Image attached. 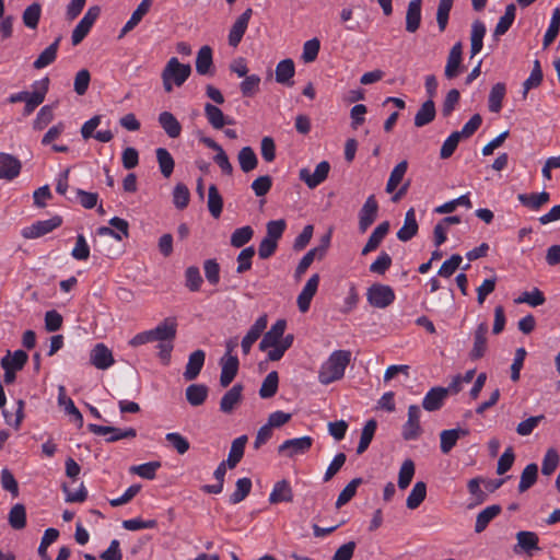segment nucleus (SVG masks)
<instances>
[{"label": "nucleus", "mask_w": 560, "mask_h": 560, "mask_svg": "<svg viewBox=\"0 0 560 560\" xmlns=\"http://www.w3.org/2000/svg\"><path fill=\"white\" fill-rule=\"evenodd\" d=\"M351 352L348 350H336L320 365L318 381L328 385L343 377L346 368L350 363Z\"/></svg>", "instance_id": "obj_1"}, {"label": "nucleus", "mask_w": 560, "mask_h": 560, "mask_svg": "<svg viewBox=\"0 0 560 560\" xmlns=\"http://www.w3.org/2000/svg\"><path fill=\"white\" fill-rule=\"evenodd\" d=\"M177 332L175 318L168 317L161 322L155 328L137 334L131 338L129 345L138 347L153 341L174 340Z\"/></svg>", "instance_id": "obj_2"}, {"label": "nucleus", "mask_w": 560, "mask_h": 560, "mask_svg": "<svg viewBox=\"0 0 560 560\" xmlns=\"http://www.w3.org/2000/svg\"><path fill=\"white\" fill-rule=\"evenodd\" d=\"M191 73L188 63H182L176 57H172L162 71V81L165 92L170 93L175 86H182Z\"/></svg>", "instance_id": "obj_3"}, {"label": "nucleus", "mask_w": 560, "mask_h": 560, "mask_svg": "<svg viewBox=\"0 0 560 560\" xmlns=\"http://www.w3.org/2000/svg\"><path fill=\"white\" fill-rule=\"evenodd\" d=\"M396 299L392 287L382 283H374L366 291V300L371 306L376 308H386L394 303Z\"/></svg>", "instance_id": "obj_4"}, {"label": "nucleus", "mask_w": 560, "mask_h": 560, "mask_svg": "<svg viewBox=\"0 0 560 560\" xmlns=\"http://www.w3.org/2000/svg\"><path fill=\"white\" fill-rule=\"evenodd\" d=\"M62 224V218L60 215H54L47 220H39L33 224L25 226L21 230V235L26 240H33L42 237Z\"/></svg>", "instance_id": "obj_5"}, {"label": "nucleus", "mask_w": 560, "mask_h": 560, "mask_svg": "<svg viewBox=\"0 0 560 560\" xmlns=\"http://www.w3.org/2000/svg\"><path fill=\"white\" fill-rule=\"evenodd\" d=\"M49 79L44 78L35 81L32 84V91L27 93L26 100L24 101L25 106L23 110L24 116L31 115L37 106H39L48 92Z\"/></svg>", "instance_id": "obj_6"}, {"label": "nucleus", "mask_w": 560, "mask_h": 560, "mask_svg": "<svg viewBox=\"0 0 560 560\" xmlns=\"http://www.w3.org/2000/svg\"><path fill=\"white\" fill-rule=\"evenodd\" d=\"M88 429L95 435L106 436L107 442H116L122 439H133L137 436V431L133 428L119 429L90 423Z\"/></svg>", "instance_id": "obj_7"}, {"label": "nucleus", "mask_w": 560, "mask_h": 560, "mask_svg": "<svg viewBox=\"0 0 560 560\" xmlns=\"http://www.w3.org/2000/svg\"><path fill=\"white\" fill-rule=\"evenodd\" d=\"M329 243L330 235L327 234L322 240V244L319 246L312 248L302 257L294 272L295 279L299 280L306 272L315 259H322L325 256Z\"/></svg>", "instance_id": "obj_8"}, {"label": "nucleus", "mask_w": 560, "mask_h": 560, "mask_svg": "<svg viewBox=\"0 0 560 560\" xmlns=\"http://www.w3.org/2000/svg\"><path fill=\"white\" fill-rule=\"evenodd\" d=\"M285 328L287 322L284 319H278L270 329L264 334L258 346L259 350L268 353L269 350L280 347Z\"/></svg>", "instance_id": "obj_9"}, {"label": "nucleus", "mask_w": 560, "mask_h": 560, "mask_svg": "<svg viewBox=\"0 0 560 560\" xmlns=\"http://www.w3.org/2000/svg\"><path fill=\"white\" fill-rule=\"evenodd\" d=\"M421 409L418 405H410L408 408V419L402 425L401 435L406 441L417 440L421 433L422 428L420 424Z\"/></svg>", "instance_id": "obj_10"}, {"label": "nucleus", "mask_w": 560, "mask_h": 560, "mask_svg": "<svg viewBox=\"0 0 560 560\" xmlns=\"http://www.w3.org/2000/svg\"><path fill=\"white\" fill-rule=\"evenodd\" d=\"M330 171V164L327 161H322L317 164L314 172L303 167L299 171V178L305 183V185L314 189L320 185L327 177Z\"/></svg>", "instance_id": "obj_11"}, {"label": "nucleus", "mask_w": 560, "mask_h": 560, "mask_svg": "<svg viewBox=\"0 0 560 560\" xmlns=\"http://www.w3.org/2000/svg\"><path fill=\"white\" fill-rule=\"evenodd\" d=\"M313 445V439L311 436H301L285 440L278 447L280 454H285L288 457H294L296 455H303L310 451Z\"/></svg>", "instance_id": "obj_12"}, {"label": "nucleus", "mask_w": 560, "mask_h": 560, "mask_svg": "<svg viewBox=\"0 0 560 560\" xmlns=\"http://www.w3.org/2000/svg\"><path fill=\"white\" fill-rule=\"evenodd\" d=\"M102 116L95 115L86 120L81 127V136L84 140L95 138L100 142H109L114 138V133L109 130H100L94 133L95 129L101 125Z\"/></svg>", "instance_id": "obj_13"}, {"label": "nucleus", "mask_w": 560, "mask_h": 560, "mask_svg": "<svg viewBox=\"0 0 560 560\" xmlns=\"http://www.w3.org/2000/svg\"><path fill=\"white\" fill-rule=\"evenodd\" d=\"M377 212L378 203L375 196L371 195L366 198L359 211V230L361 233L366 232V230L374 223L377 218Z\"/></svg>", "instance_id": "obj_14"}, {"label": "nucleus", "mask_w": 560, "mask_h": 560, "mask_svg": "<svg viewBox=\"0 0 560 560\" xmlns=\"http://www.w3.org/2000/svg\"><path fill=\"white\" fill-rule=\"evenodd\" d=\"M319 275L314 273L305 283L302 291L298 295L296 304L301 313H306L310 307L313 298L315 296L319 285Z\"/></svg>", "instance_id": "obj_15"}, {"label": "nucleus", "mask_w": 560, "mask_h": 560, "mask_svg": "<svg viewBox=\"0 0 560 560\" xmlns=\"http://www.w3.org/2000/svg\"><path fill=\"white\" fill-rule=\"evenodd\" d=\"M252 14H253V10L250 8H248L234 22V24L232 25V27L229 32V36H228L230 46H232L234 48L238 46V44L241 43V40L248 27V23L252 18Z\"/></svg>", "instance_id": "obj_16"}, {"label": "nucleus", "mask_w": 560, "mask_h": 560, "mask_svg": "<svg viewBox=\"0 0 560 560\" xmlns=\"http://www.w3.org/2000/svg\"><path fill=\"white\" fill-rule=\"evenodd\" d=\"M21 168L19 159L9 153H0V179L13 180L19 176Z\"/></svg>", "instance_id": "obj_17"}, {"label": "nucleus", "mask_w": 560, "mask_h": 560, "mask_svg": "<svg viewBox=\"0 0 560 560\" xmlns=\"http://www.w3.org/2000/svg\"><path fill=\"white\" fill-rule=\"evenodd\" d=\"M90 361L98 370H107L115 362L112 351L104 343L94 346L90 353Z\"/></svg>", "instance_id": "obj_18"}, {"label": "nucleus", "mask_w": 560, "mask_h": 560, "mask_svg": "<svg viewBox=\"0 0 560 560\" xmlns=\"http://www.w3.org/2000/svg\"><path fill=\"white\" fill-rule=\"evenodd\" d=\"M487 334L488 324L486 322L480 323L474 331V345L469 352L471 360H478L482 358L487 351Z\"/></svg>", "instance_id": "obj_19"}, {"label": "nucleus", "mask_w": 560, "mask_h": 560, "mask_svg": "<svg viewBox=\"0 0 560 560\" xmlns=\"http://www.w3.org/2000/svg\"><path fill=\"white\" fill-rule=\"evenodd\" d=\"M220 364V384L222 387H228L237 374L238 359L235 355H223Z\"/></svg>", "instance_id": "obj_20"}, {"label": "nucleus", "mask_w": 560, "mask_h": 560, "mask_svg": "<svg viewBox=\"0 0 560 560\" xmlns=\"http://www.w3.org/2000/svg\"><path fill=\"white\" fill-rule=\"evenodd\" d=\"M467 429L456 428L450 430H443L440 433V448L443 454H448L452 448L456 445L457 441L468 435Z\"/></svg>", "instance_id": "obj_21"}, {"label": "nucleus", "mask_w": 560, "mask_h": 560, "mask_svg": "<svg viewBox=\"0 0 560 560\" xmlns=\"http://www.w3.org/2000/svg\"><path fill=\"white\" fill-rule=\"evenodd\" d=\"M153 0H142L137 9L132 12L130 19L120 30L118 38H122L127 33L132 31L143 19V16L150 11Z\"/></svg>", "instance_id": "obj_22"}, {"label": "nucleus", "mask_w": 560, "mask_h": 560, "mask_svg": "<svg viewBox=\"0 0 560 560\" xmlns=\"http://www.w3.org/2000/svg\"><path fill=\"white\" fill-rule=\"evenodd\" d=\"M61 37H57L48 47H46L33 62L36 70L50 66L57 59Z\"/></svg>", "instance_id": "obj_23"}, {"label": "nucleus", "mask_w": 560, "mask_h": 560, "mask_svg": "<svg viewBox=\"0 0 560 560\" xmlns=\"http://www.w3.org/2000/svg\"><path fill=\"white\" fill-rule=\"evenodd\" d=\"M447 398V390L444 387H433L423 397L422 406L427 411H436L442 408Z\"/></svg>", "instance_id": "obj_24"}, {"label": "nucleus", "mask_w": 560, "mask_h": 560, "mask_svg": "<svg viewBox=\"0 0 560 560\" xmlns=\"http://www.w3.org/2000/svg\"><path fill=\"white\" fill-rule=\"evenodd\" d=\"M292 500L293 490L290 486V482L285 479L277 481L269 494V503L277 504L281 502H291Z\"/></svg>", "instance_id": "obj_25"}, {"label": "nucleus", "mask_w": 560, "mask_h": 560, "mask_svg": "<svg viewBox=\"0 0 560 560\" xmlns=\"http://www.w3.org/2000/svg\"><path fill=\"white\" fill-rule=\"evenodd\" d=\"M242 392L243 386L241 384H235L232 388H230L221 398L220 410L223 413L233 412V410L242 401Z\"/></svg>", "instance_id": "obj_26"}, {"label": "nucleus", "mask_w": 560, "mask_h": 560, "mask_svg": "<svg viewBox=\"0 0 560 560\" xmlns=\"http://www.w3.org/2000/svg\"><path fill=\"white\" fill-rule=\"evenodd\" d=\"M517 544L514 548L517 551V548L532 556L533 551L539 550V538L535 532L529 530H521L516 534Z\"/></svg>", "instance_id": "obj_27"}, {"label": "nucleus", "mask_w": 560, "mask_h": 560, "mask_svg": "<svg viewBox=\"0 0 560 560\" xmlns=\"http://www.w3.org/2000/svg\"><path fill=\"white\" fill-rule=\"evenodd\" d=\"M205 115L208 122L214 129H222L225 125H232L234 122L233 119L226 117L218 106L210 103L205 104Z\"/></svg>", "instance_id": "obj_28"}, {"label": "nucleus", "mask_w": 560, "mask_h": 560, "mask_svg": "<svg viewBox=\"0 0 560 560\" xmlns=\"http://www.w3.org/2000/svg\"><path fill=\"white\" fill-rule=\"evenodd\" d=\"M205 360H206V353L203 350H196L192 353H190V355L188 358V362L186 364L185 372H184L185 380H187V381L195 380L199 375V373L205 364Z\"/></svg>", "instance_id": "obj_29"}, {"label": "nucleus", "mask_w": 560, "mask_h": 560, "mask_svg": "<svg viewBox=\"0 0 560 560\" xmlns=\"http://www.w3.org/2000/svg\"><path fill=\"white\" fill-rule=\"evenodd\" d=\"M418 232V222L416 219V211L410 208L406 214L402 226L397 232V237L401 242L410 241Z\"/></svg>", "instance_id": "obj_30"}, {"label": "nucleus", "mask_w": 560, "mask_h": 560, "mask_svg": "<svg viewBox=\"0 0 560 560\" xmlns=\"http://www.w3.org/2000/svg\"><path fill=\"white\" fill-rule=\"evenodd\" d=\"M158 120L161 128L170 138L176 139L180 136L182 125L171 112L165 110L160 113Z\"/></svg>", "instance_id": "obj_31"}, {"label": "nucleus", "mask_w": 560, "mask_h": 560, "mask_svg": "<svg viewBox=\"0 0 560 560\" xmlns=\"http://www.w3.org/2000/svg\"><path fill=\"white\" fill-rule=\"evenodd\" d=\"M462 49V44L456 43L450 50L444 71L447 79H453L459 74L463 52Z\"/></svg>", "instance_id": "obj_32"}, {"label": "nucleus", "mask_w": 560, "mask_h": 560, "mask_svg": "<svg viewBox=\"0 0 560 560\" xmlns=\"http://www.w3.org/2000/svg\"><path fill=\"white\" fill-rule=\"evenodd\" d=\"M388 231H389V222L388 221H384V222L380 223L374 229V231L370 235L366 244L362 248V255H368L369 253L375 250L380 246V244L383 242V240L387 235Z\"/></svg>", "instance_id": "obj_33"}, {"label": "nucleus", "mask_w": 560, "mask_h": 560, "mask_svg": "<svg viewBox=\"0 0 560 560\" xmlns=\"http://www.w3.org/2000/svg\"><path fill=\"white\" fill-rule=\"evenodd\" d=\"M421 0H411L406 13V31L415 33L421 23Z\"/></svg>", "instance_id": "obj_34"}, {"label": "nucleus", "mask_w": 560, "mask_h": 560, "mask_svg": "<svg viewBox=\"0 0 560 560\" xmlns=\"http://www.w3.org/2000/svg\"><path fill=\"white\" fill-rule=\"evenodd\" d=\"M213 66L212 48L208 45L202 46L196 57V71L200 75H207L211 73Z\"/></svg>", "instance_id": "obj_35"}, {"label": "nucleus", "mask_w": 560, "mask_h": 560, "mask_svg": "<svg viewBox=\"0 0 560 560\" xmlns=\"http://www.w3.org/2000/svg\"><path fill=\"white\" fill-rule=\"evenodd\" d=\"M295 73L294 62L291 59L281 60L276 67V81L284 85H293L292 78Z\"/></svg>", "instance_id": "obj_36"}, {"label": "nucleus", "mask_w": 560, "mask_h": 560, "mask_svg": "<svg viewBox=\"0 0 560 560\" xmlns=\"http://www.w3.org/2000/svg\"><path fill=\"white\" fill-rule=\"evenodd\" d=\"M486 25L483 22L476 20L471 25L470 34V52L471 56L479 54L483 46V37L486 35Z\"/></svg>", "instance_id": "obj_37"}, {"label": "nucleus", "mask_w": 560, "mask_h": 560, "mask_svg": "<svg viewBox=\"0 0 560 560\" xmlns=\"http://www.w3.org/2000/svg\"><path fill=\"white\" fill-rule=\"evenodd\" d=\"M501 506L498 504L489 505L478 513L476 517L475 532H483L489 523L501 513Z\"/></svg>", "instance_id": "obj_38"}, {"label": "nucleus", "mask_w": 560, "mask_h": 560, "mask_svg": "<svg viewBox=\"0 0 560 560\" xmlns=\"http://www.w3.org/2000/svg\"><path fill=\"white\" fill-rule=\"evenodd\" d=\"M408 170V162L406 160L399 162L390 172L389 178L386 183V192L393 194L402 182Z\"/></svg>", "instance_id": "obj_39"}, {"label": "nucleus", "mask_w": 560, "mask_h": 560, "mask_svg": "<svg viewBox=\"0 0 560 560\" xmlns=\"http://www.w3.org/2000/svg\"><path fill=\"white\" fill-rule=\"evenodd\" d=\"M246 443V435H241L232 442L228 459L225 460L229 468H234L241 462L244 455Z\"/></svg>", "instance_id": "obj_40"}, {"label": "nucleus", "mask_w": 560, "mask_h": 560, "mask_svg": "<svg viewBox=\"0 0 560 560\" xmlns=\"http://www.w3.org/2000/svg\"><path fill=\"white\" fill-rule=\"evenodd\" d=\"M435 105L432 100L425 101L415 116V126L423 127L435 118Z\"/></svg>", "instance_id": "obj_41"}, {"label": "nucleus", "mask_w": 560, "mask_h": 560, "mask_svg": "<svg viewBox=\"0 0 560 560\" xmlns=\"http://www.w3.org/2000/svg\"><path fill=\"white\" fill-rule=\"evenodd\" d=\"M28 355L23 350H16L12 354L9 351L2 359H1V366L2 368H9L10 370L20 371L23 369L25 363L27 362Z\"/></svg>", "instance_id": "obj_42"}, {"label": "nucleus", "mask_w": 560, "mask_h": 560, "mask_svg": "<svg viewBox=\"0 0 560 560\" xmlns=\"http://www.w3.org/2000/svg\"><path fill=\"white\" fill-rule=\"evenodd\" d=\"M237 160L244 173L254 171L258 165L257 155L250 147L242 148L237 154Z\"/></svg>", "instance_id": "obj_43"}, {"label": "nucleus", "mask_w": 560, "mask_h": 560, "mask_svg": "<svg viewBox=\"0 0 560 560\" xmlns=\"http://www.w3.org/2000/svg\"><path fill=\"white\" fill-rule=\"evenodd\" d=\"M427 497V485L423 481H417L407 497L406 505L410 510H416Z\"/></svg>", "instance_id": "obj_44"}, {"label": "nucleus", "mask_w": 560, "mask_h": 560, "mask_svg": "<svg viewBox=\"0 0 560 560\" xmlns=\"http://www.w3.org/2000/svg\"><path fill=\"white\" fill-rule=\"evenodd\" d=\"M481 482V478H472L467 483L468 492L470 494V502L468 504L469 509L483 503L487 499V493L480 487Z\"/></svg>", "instance_id": "obj_45"}, {"label": "nucleus", "mask_w": 560, "mask_h": 560, "mask_svg": "<svg viewBox=\"0 0 560 560\" xmlns=\"http://www.w3.org/2000/svg\"><path fill=\"white\" fill-rule=\"evenodd\" d=\"M208 397V387L203 384H191L186 388V398L191 406L202 405Z\"/></svg>", "instance_id": "obj_46"}, {"label": "nucleus", "mask_w": 560, "mask_h": 560, "mask_svg": "<svg viewBox=\"0 0 560 560\" xmlns=\"http://www.w3.org/2000/svg\"><path fill=\"white\" fill-rule=\"evenodd\" d=\"M505 84L504 83H495L490 91L488 98V106L491 113H499L502 109V101L505 96Z\"/></svg>", "instance_id": "obj_47"}, {"label": "nucleus", "mask_w": 560, "mask_h": 560, "mask_svg": "<svg viewBox=\"0 0 560 560\" xmlns=\"http://www.w3.org/2000/svg\"><path fill=\"white\" fill-rule=\"evenodd\" d=\"M156 160L159 163L160 171L165 178H168L174 171V159L171 153L164 148H158L155 150Z\"/></svg>", "instance_id": "obj_48"}, {"label": "nucleus", "mask_w": 560, "mask_h": 560, "mask_svg": "<svg viewBox=\"0 0 560 560\" xmlns=\"http://www.w3.org/2000/svg\"><path fill=\"white\" fill-rule=\"evenodd\" d=\"M517 198L523 206L533 210H538L542 205L548 202L549 194L547 191L537 194H520Z\"/></svg>", "instance_id": "obj_49"}, {"label": "nucleus", "mask_w": 560, "mask_h": 560, "mask_svg": "<svg viewBox=\"0 0 560 560\" xmlns=\"http://www.w3.org/2000/svg\"><path fill=\"white\" fill-rule=\"evenodd\" d=\"M58 402L60 406L65 407L67 413L73 416L74 420L79 422L80 425L83 423L82 413L75 407L73 400L66 395L65 386H59L58 388Z\"/></svg>", "instance_id": "obj_50"}, {"label": "nucleus", "mask_w": 560, "mask_h": 560, "mask_svg": "<svg viewBox=\"0 0 560 560\" xmlns=\"http://www.w3.org/2000/svg\"><path fill=\"white\" fill-rule=\"evenodd\" d=\"M8 521L13 529H23L26 525V510L21 503L13 505L9 512Z\"/></svg>", "instance_id": "obj_51"}, {"label": "nucleus", "mask_w": 560, "mask_h": 560, "mask_svg": "<svg viewBox=\"0 0 560 560\" xmlns=\"http://www.w3.org/2000/svg\"><path fill=\"white\" fill-rule=\"evenodd\" d=\"M538 466L535 463L528 464L521 474L518 491L525 492L533 487L537 480Z\"/></svg>", "instance_id": "obj_52"}, {"label": "nucleus", "mask_w": 560, "mask_h": 560, "mask_svg": "<svg viewBox=\"0 0 560 560\" xmlns=\"http://www.w3.org/2000/svg\"><path fill=\"white\" fill-rule=\"evenodd\" d=\"M515 12L516 8L513 3L506 5L504 14L500 18L494 28L495 36L504 35L509 31L515 20Z\"/></svg>", "instance_id": "obj_53"}, {"label": "nucleus", "mask_w": 560, "mask_h": 560, "mask_svg": "<svg viewBox=\"0 0 560 560\" xmlns=\"http://www.w3.org/2000/svg\"><path fill=\"white\" fill-rule=\"evenodd\" d=\"M208 209L214 219H218L223 209V199L215 185H210L208 190Z\"/></svg>", "instance_id": "obj_54"}, {"label": "nucleus", "mask_w": 560, "mask_h": 560, "mask_svg": "<svg viewBox=\"0 0 560 560\" xmlns=\"http://www.w3.org/2000/svg\"><path fill=\"white\" fill-rule=\"evenodd\" d=\"M42 15V7L39 3L34 2L26 7L23 11L22 20L27 28L35 30L38 26Z\"/></svg>", "instance_id": "obj_55"}, {"label": "nucleus", "mask_w": 560, "mask_h": 560, "mask_svg": "<svg viewBox=\"0 0 560 560\" xmlns=\"http://www.w3.org/2000/svg\"><path fill=\"white\" fill-rule=\"evenodd\" d=\"M252 490V480L247 477L237 479L235 483V490L230 495V503L231 504H237L242 502L250 492Z\"/></svg>", "instance_id": "obj_56"}, {"label": "nucleus", "mask_w": 560, "mask_h": 560, "mask_svg": "<svg viewBox=\"0 0 560 560\" xmlns=\"http://www.w3.org/2000/svg\"><path fill=\"white\" fill-rule=\"evenodd\" d=\"M279 385V375L276 371H271L267 374L259 389V396L261 398H270L276 395Z\"/></svg>", "instance_id": "obj_57"}, {"label": "nucleus", "mask_w": 560, "mask_h": 560, "mask_svg": "<svg viewBox=\"0 0 560 560\" xmlns=\"http://www.w3.org/2000/svg\"><path fill=\"white\" fill-rule=\"evenodd\" d=\"M560 463V455L558 451L553 447L548 448L546 454L544 455L541 463V474L545 476L552 475L558 468Z\"/></svg>", "instance_id": "obj_58"}, {"label": "nucleus", "mask_w": 560, "mask_h": 560, "mask_svg": "<svg viewBox=\"0 0 560 560\" xmlns=\"http://www.w3.org/2000/svg\"><path fill=\"white\" fill-rule=\"evenodd\" d=\"M376 427H377V423L374 419H371L365 423V425L363 427L362 432H361L359 445L357 447L358 454H362L368 450V447L375 434Z\"/></svg>", "instance_id": "obj_59"}, {"label": "nucleus", "mask_w": 560, "mask_h": 560, "mask_svg": "<svg viewBox=\"0 0 560 560\" xmlns=\"http://www.w3.org/2000/svg\"><path fill=\"white\" fill-rule=\"evenodd\" d=\"M254 236V230L249 225L236 229L230 238V243L235 248H241L246 245Z\"/></svg>", "instance_id": "obj_60"}, {"label": "nucleus", "mask_w": 560, "mask_h": 560, "mask_svg": "<svg viewBox=\"0 0 560 560\" xmlns=\"http://www.w3.org/2000/svg\"><path fill=\"white\" fill-rule=\"evenodd\" d=\"M165 440L179 455L187 453L190 447L189 441L178 432L167 433Z\"/></svg>", "instance_id": "obj_61"}, {"label": "nucleus", "mask_w": 560, "mask_h": 560, "mask_svg": "<svg viewBox=\"0 0 560 560\" xmlns=\"http://www.w3.org/2000/svg\"><path fill=\"white\" fill-rule=\"evenodd\" d=\"M415 471H416L415 463L411 459H406L401 464L399 474H398V487L401 490L406 489L410 485V482L415 476Z\"/></svg>", "instance_id": "obj_62"}, {"label": "nucleus", "mask_w": 560, "mask_h": 560, "mask_svg": "<svg viewBox=\"0 0 560 560\" xmlns=\"http://www.w3.org/2000/svg\"><path fill=\"white\" fill-rule=\"evenodd\" d=\"M54 119V109L50 105L43 106L33 120V129L36 131L45 129Z\"/></svg>", "instance_id": "obj_63"}, {"label": "nucleus", "mask_w": 560, "mask_h": 560, "mask_svg": "<svg viewBox=\"0 0 560 560\" xmlns=\"http://www.w3.org/2000/svg\"><path fill=\"white\" fill-rule=\"evenodd\" d=\"M59 537V532L56 528H47L44 533V536L42 537L39 547H38V555L43 560H51L47 549L48 547L55 542Z\"/></svg>", "instance_id": "obj_64"}]
</instances>
